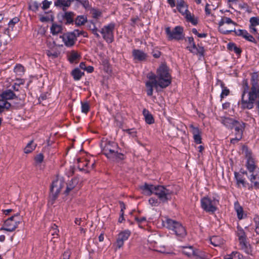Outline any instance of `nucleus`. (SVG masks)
<instances>
[{
    "label": "nucleus",
    "mask_w": 259,
    "mask_h": 259,
    "mask_svg": "<svg viewBox=\"0 0 259 259\" xmlns=\"http://www.w3.org/2000/svg\"><path fill=\"white\" fill-rule=\"evenodd\" d=\"M114 28L115 25L113 23H110L104 26L100 31L103 38L108 43H111L113 41Z\"/></svg>",
    "instance_id": "obj_9"
},
{
    "label": "nucleus",
    "mask_w": 259,
    "mask_h": 259,
    "mask_svg": "<svg viewBox=\"0 0 259 259\" xmlns=\"http://www.w3.org/2000/svg\"><path fill=\"white\" fill-rule=\"evenodd\" d=\"M250 181L255 188H259V169L250 172Z\"/></svg>",
    "instance_id": "obj_19"
},
{
    "label": "nucleus",
    "mask_w": 259,
    "mask_h": 259,
    "mask_svg": "<svg viewBox=\"0 0 259 259\" xmlns=\"http://www.w3.org/2000/svg\"><path fill=\"white\" fill-rule=\"evenodd\" d=\"M68 59L71 63L75 62L79 58L78 53L74 51H72L68 56Z\"/></svg>",
    "instance_id": "obj_36"
},
{
    "label": "nucleus",
    "mask_w": 259,
    "mask_h": 259,
    "mask_svg": "<svg viewBox=\"0 0 259 259\" xmlns=\"http://www.w3.org/2000/svg\"><path fill=\"white\" fill-rule=\"evenodd\" d=\"M35 159L36 161L40 163L43 161L44 156L42 154H39L35 157Z\"/></svg>",
    "instance_id": "obj_56"
},
{
    "label": "nucleus",
    "mask_w": 259,
    "mask_h": 259,
    "mask_svg": "<svg viewBox=\"0 0 259 259\" xmlns=\"http://www.w3.org/2000/svg\"><path fill=\"white\" fill-rule=\"evenodd\" d=\"M40 5L36 2H32L29 5V9L33 12H36L38 10Z\"/></svg>",
    "instance_id": "obj_41"
},
{
    "label": "nucleus",
    "mask_w": 259,
    "mask_h": 259,
    "mask_svg": "<svg viewBox=\"0 0 259 259\" xmlns=\"http://www.w3.org/2000/svg\"><path fill=\"white\" fill-rule=\"evenodd\" d=\"M64 186V182L62 178H57L52 183L51 187V196L54 200H55L61 190Z\"/></svg>",
    "instance_id": "obj_11"
},
{
    "label": "nucleus",
    "mask_w": 259,
    "mask_h": 259,
    "mask_svg": "<svg viewBox=\"0 0 259 259\" xmlns=\"http://www.w3.org/2000/svg\"><path fill=\"white\" fill-rule=\"evenodd\" d=\"M89 110V106L87 103H82L81 110L83 113H87Z\"/></svg>",
    "instance_id": "obj_49"
},
{
    "label": "nucleus",
    "mask_w": 259,
    "mask_h": 259,
    "mask_svg": "<svg viewBox=\"0 0 259 259\" xmlns=\"http://www.w3.org/2000/svg\"><path fill=\"white\" fill-rule=\"evenodd\" d=\"M157 79H158V85L161 88H165L171 81V77L167 66L162 64L157 70Z\"/></svg>",
    "instance_id": "obj_4"
},
{
    "label": "nucleus",
    "mask_w": 259,
    "mask_h": 259,
    "mask_svg": "<svg viewBox=\"0 0 259 259\" xmlns=\"http://www.w3.org/2000/svg\"><path fill=\"white\" fill-rule=\"evenodd\" d=\"M143 114L147 123L152 124L154 122V120L153 116L150 113L148 110L144 109L143 111Z\"/></svg>",
    "instance_id": "obj_27"
},
{
    "label": "nucleus",
    "mask_w": 259,
    "mask_h": 259,
    "mask_svg": "<svg viewBox=\"0 0 259 259\" xmlns=\"http://www.w3.org/2000/svg\"><path fill=\"white\" fill-rule=\"evenodd\" d=\"M237 234L239 237L241 249L247 254L251 252L250 245L246 241V236L244 231L240 228H238Z\"/></svg>",
    "instance_id": "obj_12"
},
{
    "label": "nucleus",
    "mask_w": 259,
    "mask_h": 259,
    "mask_svg": "<svg viewBox=\"0 0 259 259\" xmlns=\"http://www.w3.org/2000/svg\"><path fill=\"white\" fill-rule=\"evenodd\" d=\"M189 50L191 51L192 53L194 54H199L200 55L202 56L204 53V48L201 47H198L197 48L196 47V49L194 50L193 49H191L190 47H188Z\"/></svg>",
    "instance_id": "obj_39"
},
{
    "label": "nucleus",
    "mask_w": 259,
    "mask_h": 259,
    "mask_svg": "<svg viewBox=\"0 0 259 259\" xmlns=\"http://www.w3.org/2000/svg\"><path fill=\"white\" fill-rule=\"evenodd\" d=\"M221 118V122L226 126L230 128H232L235 124V122L237 121L229 117H223Z\"/></svg>",
    "instance_id": "obj_25"
},
{
    "label": "nucleus",
    "mask_w": 259,
    "mask_h": 259,
    "mask_svg": "<svg viewBox=\"0 0 259 259\" xmlns=\"http://www.w3.org/2000/svg\"><path fill=\"white\" fill-rule=\"evenodd\" d=\"M57 228L58 227L56 225H54V226L52 227L51 231L53 236L58 235L59 230Z\"/></svg>",
    "instance_id": "obj_47"
},
{
    "label": "nucleus",
    "mask_w": 259,
    "mask_h": 259,
    "mask_svg": "<svg viewBox=\"0 0 259 259\" xmlns=\"http://www.w3.org/2000/svg\"><path fill=\"white\" fill-rule=\"evenodd\" d=\"M149 203L152 206H157L159 204V202H158L157 199L153 198H150L149 200Z\"/></svg>",
    "instance_id": "obj_51"
},
{
    "label": "nucleus",
    "mask_w": 259,
    "mask_h": 259,
    "mask_svg": "<svg viewBox=\"0 0 259 259\" xmlns=\"http://www.w3.org/2000/svg\"><path fill=\"white\" fill-rule=\"evenodd\" d=\"M210 5L208 4H207L205 6V11L206 12V14L207 15H209L210 14V9L209 8Z\"/></svg>",
    "instance_id": "obj_58"
},
{
    "label": "nucleus",
    "mask_w": 259,
    "mask_h": 259,
    "mask_svg": "<svg viewBox=\"0 0 259 259\" xmlns=\"http://www.w3.org/2000/svg\"><path fill=\"white\" fill-rule=\"evenodd\" d=\"M233 127L235 129V138L231 139V143L234 144L242 139L243 132L245 128V124L243 122L237 121V122H235V124Z\"/></svg>",
    "instance_id": "obj_14"
},
{
    "label": "nucleus",
    "mask_w": 259,
    "mask_h": 259,
    "mask_svg": "<svg viewBox=\"0 0 259 259\" xmlns=\"http://www.w3.org/2000/svg\"><path fill=\"white\" fill-rule=\"evenodd\" d=\"M217 85H220L222 89V92L221 95V98H223L225 96H227L229 95L230 91L228 89L225 87L224 83L221 80H218Z\"/></svg>",
    "instance_id": "obj_31"
},
{
    "label": "nucleus",
    "mask_w": 259,
    "mask_h": 259,
    "mask_svg": "<svg viewBox=\"0 0 259 259\" xmlns=\"http://www.w3.org/2000/svg\"><path fill=\"white\" fill-rule=\"evenodd\" d=\"M149 80L146 83V92L149 96H151L153 94V88H155L156 90H158L159 87L158 79H157V75L150 73L147 75Z\"/></svg>",
    "instance_id": "obj_10"
},
{
    "label": "nucleus",
    "mask_w": 259,
    "mask_h": 259,
    "mask_svg": "<svg viewBox=\"0 0 259 259\" xmlns=\"http://www.w3.org/2000/svg\"><path fill=\"white\" fill-rule=\"evenodd\" d=\"M87 21V17L84 16H78L75 20V24L77 26H81L83 25Z\"/></svg>",
    "instance_id": "obj_34"
},
{
    "label": "nucleus",
    "mask_w": 259,
    "mask_h": 259,
    "mask_svg": "<svg viewBox=\"0 0 259 259\" xmlns=\"http://www.w3.org/2000/svg\"><path fill=\"white\" fill-rule=\"evenodd\" d=\"M196 254L197 255H194L198 256L199 257H200L201 259H206L205 256L204 254H199L197 251H196Z\"/></svg>",
    "instance_id": "obj_63"
},
{
    "label": "nucleus",
    "mask_w": 259,
    "mask_h": 259,
    "mask_svg": "<svg viewBox=\"0 0 259 259\" xmlns=\"http://www.w3.org/2000/svg\"><path fill=\"white\" fill-rule=\"evenodd\" d=\"M71 255V252L69 250H67L63 254V259H69Z\"/></svg>",
    "instance_id": "obj_55"
},
{
    "label": "nucleus",
    "mask_w": 259,
    "mask_h": 259,
    "mask_svg": "<svg viewBox=\"0 0 259 259\" xmlns=\"http://www.w3.org/2000/svg\"><path fill=\"white\" fill-rule=\"evenodd\" d=\"M136 220L138 222L141 223L142 222L146 221V218L145 217L137 218H136Z\"/></svg>",
    "instance_id": "obj_60"
},
{
    "label": "nucleus",
    "mask_w": 259,
    "mask_h": 259,
    "mask_svg": "<svg viewBox=\"0 0 259 259\" xmlns=\"http://www.w3.org/2000/svg\"><path fill=\"white\" fill-rule=\"evenodd\" d=\"M239 35H242V36L245 38L247 40L256 43L255 39L251 35H250L247 31L243 30H240Z\"/></svg>",
    "instance_id": "obj_33"
},
{
    "label": "nucleus",
    "mask_w": 259,
    "mask_h": 259,
    "mask_svg": "<svg viewBox=\"0 0 259 259\" xmlns=\"http://www.w3.org/2000/svg\"><path fill=\"white\" fill-rule=\"evenodd\" d=\"M228 48L230 50L234 51L237 54H240L241 53V50L233 44H228Z\"/></svg>",
    "instance_id": "obj_44"
},
{
    "label": "nucleus",
    "mask_w": 259,
    "mask_h": 259,
    "mask_svg": "<svg viewBox=\"0 0 259 259\" xmlns=\"http://www.w3.org/2000/svg\"><path fill=\"white\" fill-rule=\"evenodd\" d=\"M243 89H244V91H243L242 95L244 94V97L246 99L248 98V94L246 97L245 93L247 91V90L249 89V85L248 84V82H247V80H243Z\"/></svg>",
    "instance_id": "obj_45"
},
{
    "label": "nucleus",
    "mask_w": 259,
    "mask_h": 259,
    "mask_svg": "<svg viewBox=\"0 0 259 259\" xmlns=\"http://www.w3.org/2000/svg\"><path fill=\"white\" fill-rule=\"evenodd\" d=\"M50 4H51V3L50 2L48 1L47 0H45L42 2V8L44 10H46L49 8Z\"/></svg>",
    "instance_id": "obj_54"
},
{
    "label": "nucleus",
    "mask_w": 259,
    "mask_h": 259,
    "mask_svg": "<svg viewBox=\"0 0 259 259\" xmlns=\"http://www.w3.org/2000/svg\"><path fill=\"white\" fill-rule=\"evenodd\" d=\"M234 208L237 213L238 218L241 220L243 218V208L239 205L238 202H236L234 204Z\"/></svg>",
    "instance_id": "obj_32"
},
{
    "label": "nucleus",
    "mask_w": 259,
    "mask_h": 259,
    "mask_svg": "<svg viewBox=\"0 0 259 259\" xmlns=\"http://www.w3.org/2000/svg\"><path fill=\"white\" fill-rule=\"evenodd\" d=\"M0 97L1 98L4 99L6 101L16 98L15 94L10 90L3 92Z\"/></svg>",
    "instance_id": "obj_24"
},
{
    "label": "nucleus",
    "mask_w": 259,
    "mask_h": 259,
    "mask_svg": "<svg viewBox=\"0 0 259 259\" xmlns=\"http://www.w3.org/2000/svg\"><path fill=\"white\" fill-rule=\"evenodd\" d=\"M130 235L131 232L129 230H125L119 233L115 243L116 249L120 248L123 245L124 242L128 239Z\"/></svg>",
    "instance_id": "obj_16"
},
{
    "label": "nucleus",
    "mask_w": 259,
    "mask_h": 259,
    "mask_svg": "<svg viewBox=\"0 0 259 259\" xmlns=\"http://www.w3.org/2000/svg\"><path fill=\"white\" fill-rule=\"evenodd\" d=\"M35 148V145L33 144V141H30L25 147L24 152L25 153H29L31 152Z\"/></svg>",
    "instance_id": "obj_38"
},
{
    "label": "nucleus",
    "mask_w": 259,
    "mask_h": 259,
    "mask_svg": "<svg viewBox=\"0 0 259 259\" xmlns=\"http://www.w3.org/2000/svg\"><path fill=\"white\" fill-rule=\"evenodd\" d=\"M166 32L169 39H175L179 40L182 39L184 37L183 35V28L181 27H176L172 32L170 31L169 27L166 28Z\"/></svg>",
    "instance_id": "obj_15"
},
{
    "label": "nucleus",
    "mask_w": 259,
    "mask_h": 259,
    "mask_svg": "<svg viewBox=\"0 0 259 259\" xmlns=\"http://www.w3.org/2000/svg\"><path fill=\"white\" fill-rule=\"evenodd\" d=\"M91 13L93 18L98 19L101 17L102 13L99 10L93 9L91 10Z\"/></svg>",
    "instance_id": "obj_42"
},
{
    "label": "nucleus",
    "mask_w": 259,
    "mask_h": 259,
    "mask_svg": "<svg viewBox=\"0 0 259 259\" xmlns=\"http://www.w3.org/2000/svg\"><path fill=\"white\" fill-rule=\"evenodd\" d=\"M47 55L49 56V57H53V58H56L57 57V54L56 53H54L53 54L52 53H51L50 51H48L47 52Z\"/></svg>",
    "instance_id": "obj_59"
},
{
    "label": "nucleus",
    "mask_w": 259,
    "mask_h": 259,
    "mask_svg": "<svg viewBox=\"0 0 259 259\" xmlns=\"http://www.w3.org/2000/svg\"><path fill=\"white\" fill-rule=\"evenodd\" d=\"M162 224L164 227L172 231L175 234L179 237H184L186 235L185 228L179 222L164 217L162 220Z\"/></svg>",
    "instance_id": "obj_3"
},
{
    "label": "nucleus",
    "mask_w": 259,
    "mask_h": 259,
    "mask_svg": "<svg viewBox=\"0 0 259 259\" xmlns=\"http://www.w3.org/2000/svg\"><path fill=\"white\" fill-rule=\"evenodd\" d=\"M133 56L135 60L139 61H145L147 57V54L140 50H134L133 51Z\"/></svg>",
    "instance_id": "obj_20"
},
{
    "label": "nucleus",
    "mask_w": 259,
    "mask_h": 259,
    "mask_svg": "<svg viewBox=\"0 0 259 259\" xmlns=\"http://www.w3.org/2000/svg\"><path fill=\"white\" fill-rule=\"evenodd\" d=\"M218 201L215 199L203 197L201 200L202 208L207 212L213 213L217 210Z\"/></svg>",
    "instance_id": "obj_8"
},
{
    "label": "nucleus",
    "mask_w": 259,
    "mask_h": 259,
    "mask_svg": "<svg viewBox=\"0 0 259 259\" xmlns=\"http://www.w3.org/2000/svg\"><path fill=\"white\" fill-rule=\"evenodd\" d=\"M177 9L178 11L185 17L188 21L193 24L197 23V21L194 19V16L188 10V6L183 0L177 1Z\"/></svg>",
    "instance_id": "obj_6"
},
{
    "label": "nucleus",
    "mask_w": 259,
    "mask_h": 259,
    "mask_svg": "<svg viewBox=\"0 0 259 259\" xmlns=\"http://www.w3.org/2000/svg\"><path fill=\"white\" fill-rule=\"evenodd\" d=\"M94 68L91 66H89L88 67H86L84 70H87L88 72L91 73L93 71Z\"/></svg>",
    "instance_id": "obj_62"
},
{
    "label": "nucleus",
    "mask_w": 259,
    "mask_h": 259,
    "mask_svg": "<svg viewBox=\"0 0 259 259\" xmlns=\"http://www.w3.org/2000/svg\"><path fill=\"white\" fill-rule=\"evenodd\" d=\"M73 14L72 12H66L65 13L63 18L66 20V23H71L73 22Z\"/></svg>",
    "instance_id": "obj_40"
},
{
    "label": "nucleus",
    "mask_w": 259,
    "mask_h": 259,
    "mask_svg": "<svg viewBox=\"0 0 259 259\" xmlns=\"http://www.w3.org/2000/svg\"><path fill=\"white\" fill-rule=\"evenodd\" d=\"M19 21V19L17 17L14 18L12 19L8 24V28L5 30V34L10 36L11 31L13 30L15 24L18 23Z\"/></svg>",
    "instance_id": "obj_22"
},
{
    "label": "nucleus",
    "mask_w": 259,
    "mask_h": 259,
    "mask_svg": "<svg viewBox=\"0 0 259 259\" xmlns=\"http://www.w3.org/2000/svg\"><path fill=\"white\" fill-rule=\"evenodd\" d=\"M250 22L252 26L259 25V19L256 17H252L250 19Z\"/></svg>",
    "instance_id": "obj_46"
},
{
    "label": "nucleus",
    "mask_w": 259,
    "mask_h": 259,
    "mask_svg": "<svg viewBox=\"0 0 259 259\" xmlns=\"http://www.w3.org/2000/svg\"><path fill=\"white\" fill-rule=\"evenodd\" d=\"M50 30L51 32L53 35H57L60 33H62L63 27L60 24L53 23L52 26L50 28Z\"/></svg>",
    "instance_id": "obj_23"
},
{
    "label": "nucleus",
    "mask_w": 259,
    "mask_h": 259,
    "mask_svg": "<svg viewBox=\"0 0 259 259\" xmlns=\"http://www.w3.org/2000/svg\"><path fill=\"white\" fill-rule=\"evenodd\" d=\"M78 181L77 179H72L67 185V188L65 191L66 193H68L71 191L78 184Z\"/></svg>",
    "instance_id": "obj_29"
},
{
    "label": "nucleus",
    "mask_w": 259,
    "mask_h": 259,
    "mask_svg": "<svg viewBox=\"0 0 259 259\" xmlns=\"http://www.w3.org/2000/svg\"><path fill=\"white\" fill-rule=\"evenodd\" d=\"M182 252L188 256L196 254V251H194L192 246L183 247Z\"/></svg>",
    "instance_id": "obj_28"
},
{
    "label": "nucleus",
    "mask_w": 259,
    "mask_h": 259,
    "mask_svg": "<svg viewBox=\"0 0 259 259\" xmlns=\"http://www.w3.org/2000/svg\"><path fill=\"white\" fill-rule=\"evenodd\" d=\"M233 259H247L238 252H234Z\"/></svg>",
    "instance_id": "obj_50"
},
{
    "label": "nucleus",
    "mask_w": 259,
    "mask_h": 259,
    "mask_svg": "<svg viewBox=\"0 0 259 259\" xmlns=\"http://www.w3.org/2000/svg\"><path fill=\"white\" fill-rule=\"evenodd\" d=\"M211 244L214 246H219L223 244L224 240L218 236H213L210 239Z\"/></svg>",
    "instance_id": "obj_26"
},
{
    "label": "nucleus",
    "mask_w": 259,
    "mask_h": 259,
    "mask_svg": "<svg viewBox=\"0 0 259 259\" xmlns=\"http://www.w3.org/2000/svg\"><path fill=\"white\" fill-rule=\"evenodd\" d=\"M140 189L144 195L150 196L154 194L162 202H166L171 199V196L174 193V188L170 186H154L145 183L144 185L140 186Z\"/></svg>",
    "instance_id": "obj_1"
},
{
    "label": "nucleus",
    "mask_w": 259,
    "mask_h": 259,
    "mask_svg": "<svg viewBox=\"0 0 259 259\" xmlns=\"http://www.w3.org/2000/svg\"><path fill=\"white\" fill-rule=\"evenodd\" d=\"M101 147L103 154L110 160L119 161L123 159V154L117 151L118 145L116 143L102 141Z\"/></svg>",
    "instance_id": "obj_2"
},
{
    "label": "nucleus",
    "mask_w": 259,
    "mask_h": 259,
    "mask_svg": "<svg viewBox=\"0 0 259 259\" xmlns=\"http://www.w3.org/2000/svg\"><path fill=\"white\" fill-rule=\"evenodd\" d=\"M73 35H74V38L76 40V37L82 34V31L79 30H74L73 32H70Z\"/></svg>",
    "instance_id": "obj_52"
},
{
    "label": "nucleus",
    "mask_w": 259,
    "mask_h": 259,
    "mask_svg": "<svg viewBox=\"0 0 259 259\" xmlns=\"http://www.w3.org/2000/svg\"><path fill=\"white\" fill-rule=\"evenodd\" d=\"M74 0H57L55 2V5L58 7L63 6L68 7L70 6L71 3Z\"/></svg>",
    "instance_id": "obj_30"
},
{
    "label": "nucleus",
    "mask_w": 259,
    "mask_h": 259,
    "mask_svg": "<svg viewBox=\"0 0 259 259\" xmlns=\"http://www.w3.org/2000/svg\"><path fill=\"white\" fill-rule=\"evenodd\" d=\"M188 40L190 44V46L189 47H191V49H193L195 50L196 49V45L194 42V39L192 37H189L188 38Z\"/></svg>",
    "instance_id": "obj_48"
},
{
    "label": "nucleus",
    "mask_w": 259,
    "mask_h": 259,
    "mask_svg": "<svg viewBox=\"0 0 259 259\" xmlns=\"http://www.w3.org/2000/svg\"><path fill=\"white\" fill-rule=\"evenodd\" d=\"M242 153L245 154L247 158L246 167L249 172H253L256 169H259L255 164L254 159L251 156V152L247 147L244 146L242 147Z\"/></svg>",
    "instance_id": "obj_13"
},
{
    "label": "nucleus",
    "mask_w": 259,
    "mask_h": 259,
    "mask_svg": "<svg viewBox=\"0 0 259 259\" xmlns=\"http://www.w3.org/2000/svg\"><path fill=\"white\" fill-rule=\"evenodd\" d=\"M190 127L191 129V132L193 135L194 142L197 144L201 143V131L198 127L194 126L192 124L190 125Z\"/></svg>",
    "instance_id": "obj_18"
},
{
    "label": "nucleus",
    "mask_w": 259,
    "mask_h": 259,
    "mask_svg": "<svg viewBox=\"0 0 259 259\" xmlns=\"http://www.w3.org/2000/svg\"><path fill=\"white\" fill-rule=\"evenodd\" d=\"M60 37L62 39L65 45L68 47L73 46L76 40L74 38V35L70 32L63 34L60 36Z\"/></svg>",
    "instance_id": "obj_17"
},
{
    "label": "nucleus",
    "mask_w": 259,
    "mask_h": 259,
    "mask_svg": "<svg viewBox=\"0 0 259 259\" xmlns=\"http://www.w3.org/2000/svg\"><path fill=\"white\" fill-rule=\"evenodd\" d=\"M93 28H92V31L93 34L97 37H100V35L98 33V29L96 27L95 24H93Z\"/></svg>",
    "instance_id": "obj_57"
},
{
    "label": "nucleus",
    "mask_w": 259,
    "mask_h": 259,
    "mask_svg": "<svg viewBox=\"0 0 259 259\" xmlns=\"http://www.w3.org/2000/svg\"><path fill=\"white\" fill-rule=\"evenodd\" d=\"M235 178L238 186H240V185L241 184L243 187H245V183L240 175L235 173Z\"/></svg>",
    "instance_id": "obj_43"
},
{
    "label": "nucleus",
    "mask_w": 259,
    "mask_h": 259,
    "mask_svg": "<svg viewBox=\"0 0 259 259\" xmlns=\"http://www.w3.org/2000/svg\"><path fill=\"white\" fill-rule=\"evenodd\" d=\"M233 256H234V252L232 253L230 255H227L225 256V259H233Z\"/></svg>",
    "instance_id": "obj_64"
},
{
    "label": "nucleus",
    "mask_w": 259,
    "mask_h": 259,
    "mask_svg": "<svg viewBox=\"0 0 259 259\" xmlns=\"http://www.w3.org/2000/svg\"><path fill=\"white\" fill-rule=\"evenodd\" d=\"M83 74V72H81L78 68H76L72 71V75L74 79L76 80L80 79Z\"/></svg>",
    "instance_id": "obj_35"
},
{
    "label": "nucleus",
    "mask_w": 259,
    "mask_h": 259,
    "mask_svg": "<svg viewBox=\"0 0 259 259\" xmlns=\"http://www.w3.org/2000/svg\"><path fill=\"white\" fill-rule=\"evenodd\" d=\"M254 221L256 225L255 232L256 233L259 234V218H254Z\"/></svg>",
    "instance_id": "obj_53"
},
{
    "label": "nucleus",
    "mask_w": 259,
    "mask_h": 259,
    "mask_svg": "<svg viewBox=\"0 0 259 259\" xmlns=\"http://www.w3.org/2000/svg\"><path fill=\"white\" fill-rule=\"evenodd\" d=\"M77 161L78 162V167L80 170L84 169V167L93 168L94 166L95 163L94 162L90 163L89 160L85 159H77Z\"/></svg>",
    "instance_id": "obj_21"
},
{
    "label": "nucleus",
    "mask_w": 259,
    "mask_h": 259,
    "mask_svg": "<svg viewBox=\"0 0 259 259\" xmlns=\"http://www.w3.org/2000/svg\"><path fill=\"white\" fill-rule=\"evenodd\" d=\"M160 55H161V53L159 51H156L155 52H153V57L156 58H159L160 57Z\"/></svg>",
    "instance_id": "obj_61"
},
{
    "label": "nucleus",
    "mask_w": 259,
    "mask_h": 259,
    "mask_svg": "<svg viewBox=\"0 0 259 259\" xmlns=\"http://www.w3.org/2000/svg\"><path fill=\"white\" fill-rule=\"evenodd\" d=\"M236 25L230 18L223 17L219 23V30L223 33H229L235 31Z\"/></svg>",
    "instance_id": "obj_5"
},
{
    "label": "nucleus",
    "mask_w": 259,
    "mask_h": 259,
    "mask_svg": "<svg viewBox=\"0 0 259 259\" xmlns=\"http://www.w3.org/2000/svg\"><path fill=\"white\" fill-rule=\"evenodd\" d=\"M19 215L17 214L8 219L5 221L3 227L1 230H5L8 232H13L17 228L20 223V220L18 218Z\"/></svg>",
    "instance_id": "obj_7"
},
{
    "label": "nucleus",
    "mask_w": 259,
    "mask_h": 259,
    "mask_svg": "<svg viewBox=\"0 0 259 259\" xmlns=\"http://www.w3.org/2000/svg\"><path fill=\"white\" fill-rule=\"evenodd\" d=\"M14 72L18 76H21L24 73V67L21 65H17L14 69Z\"/></svg>",
    "instance_id": "obj_37"
}]
</instances>
